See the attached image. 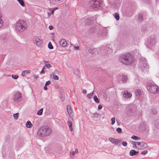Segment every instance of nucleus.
Masks as SVG:
<instances>
[{"label":"nucleus","instance_id":"obj_1","mask_svg":"<svg viewBox=\"0 0 159 159\" xmlns=\"http://www.w3.org/2000/svg\"><path fill=\"white\" fill-rule=\"evenodd\" d=\"M119 60L120 62L126 65L131 64L133 61L131 55L127 53L120 56L119 57Z\"/></svg>","mask_w":159,"mask_h":159},{"label":"nucleus","instance_id":"obj_2","mask_svg":"<svg viewBox=\"0 0 159 159\" xmlns=\"http://www.w3.org/2000/svg\"><path fill=\"white\" fill-rule=\"evenodd\" d=\"M27 25L26 22L22 20H19L16 25V29L20 33L24 31L27 29Z\"/></svg>","mask_w":159,"mask_h":159},{"label":"nucleus","instance_id":"obj_3","mask_svg":"<svg viewBox=\"0 0 159 159\" xmlns=\"http://www.w3.org/2000/svg\"><path fill=\"white\" fill-rule=\"evenodd\" d=\"M52 131L51 128L48 126H45L41 127L39 129L38 134L41 136H47L50 135Z\"/></svg>","mask_w":159,"mask_h":159},{"label":"nucleus","instance_id":"obj_4","mask_svg":"<svg viewBox=\"0 0 159 159\" xmlns=\"http://www.w3.org/2000/svg\"><path fill=\"white\" fill-rule=\"evenodd\" d=\"M102 5V0H91L89 5L90 7L95 9L99 8Z\"/></svg>","mask_w":159,"mask_h":159},{"label":"nucleus","instance_id":"obj_5","mask_svg":"<svg viewBox=\"0 0 159 159\" xmlns=\"http://www.w3.org/2000/svg\"><path fill=\"white\" fill-rule=\"evenodd\" d=\"M132 144H134L135 146L138 149H142L146 148L147 146V143L144 142H132Z\"/></svg>","mask_w":159,"mask_h":159},{"label":"nucleus","instance_id":"obj_6","mask_svg":"<svg viewBox=\"0 0 159 159\" xmlns=\"http://www.w3.org/2000/svg\"><path fill=\"white\" fill-rule=\"evenodd\" d=\"M147 89L151 93H156L158 91V88L157 85L149 84L147 86Z\"/></svg>","mask_w":159,"mask_h":159},{"label":"nucleus","instance_id":"obj_7","mask_svg":"<svg viewBox=\"0 0 159 159\" xmlns=\"http://www.w3.org/2000/svg\"><path fill=\"white\" fill-rule=\"evenodd\" d=\"M143 60H141L139 62V67L142 70L148 68V66L145 59H144Z\"/></svg>","mask_w":159,"mask_h":159},{"label":"nucleus","instance_id":"obj_8","mask_svg":"<svg viewBox=\"0 0 159 159\" xmlns=\"http://www.w3.org/2000/svg\"><path fill=\"white\" fill-rule=\"evenodd\" d=\"M33 40L34 43L38 46L41 45L42 44V40L38 36L34 37L33 39Z\"/></svg>","mask_w":159,"mask_h":159},{"label":"nucleus","instance_id":"obj_9","mask_svg":"<svg viewBox=\"0 0 159 159\" xmlns=\"http://www.w3.org/2000/svg\"><path fill=\"white\" fill-rule=\"evenodd\" d=\"M21 94L20 93H16L14 95V100L15 102H18L21 100Z\"/></svg>","mask_w":159,"mask_h":159},{"label":"nucleus","instance_id":"obj_10","mask_svg":"<svg viewBox=\"0 0 159 159\" xmlns=\"http://www.w3.org/2000/svg\"><path fill=\"white\" fill-rule=\"evenodd\" d=\"M109 140L112 143L116 145H117L119 143V141L118 140L111 137L109 138Z\"/></svg>","mask_w":159,"mask_h":159},{"label":"nucleus","instance_id":"obj_11","mask_svg":"<svg viewBox=\"0 0 159 159\" xmlns=\"http://www.w3.org/2000/svg\"><path fill=\"white\" fill-rule=\"evenodd\" d=\"M123 96L126 98H130L132 96V94L127 91H125L124 92Z\"/></svg>","mask_w":159,"mask_h":159},{"label":"nucleus","instance_id":"obj_12","mask_svg":"<svg viewBox=\"0 0 159 159\" xmlns=\"http://www.w3.org/2000/svg\"><path fill=\"white\" fill-rule=\"evenodd\" d=\"M60 44L62 47H65L67 44V42L64 39H61L60 41Z\"/></svg>","mask_w":159,"mask_h":159},{"label":"nucleus","instance_id":"obj_13","mask_svg":"<svg viewBox=\"0 0 159 159\" xmlns=\"http://www.w3.org/2000/svg\"><path fill=\"white\" fill-rule=\"evenodd\" d=\"M119 79H121L123 82L125 83L126 82L127 80V77L126 75H122V76H120L118 77Z\"/></svg>","mask_w":159,"mask_h":159},{"label":"nucleus","instance_id":"obj_14","mask_svg":"<svg viewBox=\"0 0 159 159\" xmlns=\"http://www.w3.org/2000/svg\"><path fill=\"white\" fill-rule=\"evenodd\" d=\"M66 109L69 116H70L71 114L73 112L72 109L70 106L69 105H67L66 106Z\"/></svg>","mask_w":159,"mask_h":159},{"label":"nucleus","instance_id":"obj_15","mask_svg":"<svg viewBox=\"0 0 159 159\" xmlns=\"http://www.w3.org/2000/svg\"><path fill=\"white\" fill-rule=\"evenodd\" d=\"M156 43V39L154 38H151L150 39L149 41V44L150 46L151 47L154 45Z\"/></svg>","mask_w":159,"mask_h":159},{"label":"nucleus","instance_id":"obj_16","mask_svg":"<svg viewBox=\"0 0 159 159\" xmlns=\"http://www.w3.org/2000/svg\"><path fill=\"white\" fill-rule=\"evenodd\" d=\"M60 98L61 100L63 101L65 100V95L64 93L62 90H61L60 91Z\"/></svg>","mask_w":159,"mask_h":159},{"label":"nucleus","instance_id":"obj_17","mask_svg":"<svg viewBox=\"0 0 159 159\" xmlns=\"http://www.w3.org/2000/svg\"><path fill=\"white\" fill-rule=\"evenodd\" d=\"M92 20L89 19H86L85 20V25H91L92 23Z\"/></svg>","mask_w":159,"mask_h":159},{"label":"nucleus","instance_id":"obj_18","mask_svg":"<svg viewBox=\"0 0 159 159\" xmlns=\"http://www.w3.org/2000/svg\"><path fill=\"white\" fill-rule=\"evenodd\" d=\"M89 51L92 55H94L97 52V48L90 49Z\"/></svg>","mask_w":159,"mask_h":159},{"label":"nucleus","instance_id":"obj_19","mask_svg":"<svg viewBox=\"0 0 159 159\" xmlns=\"http://www.w3.org/2000/svg\"><path fill=\"white\" fill-rule=\"evenodd\" d=\"M139 153V151L136 152L134 150H131L129 152V154L131 156L137 155Z\"/></svg>","mask_w":159,"mask_h":159},{"label":"nucleus","instance_id":"obj_20","mask_svg":"<svg viewBox=\"0 0 159 159\" xmlns=\"http://www.w3.org/2000/svg\"><path fill=\"white\" fill-rule=\"evenodd\" d=\"M68 124L69 126L70 130L71 131H73V128L72 127V124L71 121H68Z\"/></svg>","mask_w":159,"mask_h":159},{"label":"nucleus","instance_id":"obj_21","mask_svg":"<svg viewBox=\"0 0 159 159\" xmlns=\"http://www.w3.org/2000/svg\"><path fill=\"white\" fill-rule=\"evenodd\" d=\"M151 112L152 113L153 115H155L157 114V111L156 109L154 108H152L151 109Z\"/></svg>","mask_w":159,"mask_h":159},{"label":"nucleus","instance_id":"obj_22","mask_svg":"<svg viewBox=\"0 0 159 159\" xmlns=\"http://www.w3.org/2000/svg\"><path fill=\"white\" fill-rule=\"evenodd\" d=\"M30 73V70H26L23 71L22 73V75L23 76H25L28 73Z\"/></svg>","mask_w":159,"mask_h":159},{"label":"nucleus","instance_id":"obj_23","mask_svg":"<svg viewBox=\"0 0 159 159\" xmlns=\"http://www.w3.org/2000/svg\"><path fill=\"white\" fill-rule=\"evenodd\" d=\"M135 93L136 96L139 97L140 95L141 92L139 89H138L135 91Z\"/></svg>","mask_w":159,"mask_h":159},{"label":"nucleus","instance_id":"obj_24","mask_svg":"<svg viewBox=\"0 0 159 159\" xmlns=\"http://www.w3.org/2000/svg\"><path fill=\"white\" fill-rule=\"evenodd\" d=\"M32 124L30 121H27L26 123V126L28 128H30L32 126Z\"/></svg>","mask_w":159,"mask_h":159},{"label":"nucleus","instance_id":"obj_25","mask_svg":"<svg viewBox=\"0 0 159 159\" xmlns=\"http://www.w3.org/2000/svg\"><path fill=\"white\" fill-rule=\"evenodd\" d=\"M78 152V150L77 149H76L75 151L71 152L70 153V155H72V156H74L76 153H77Z\"/></svg>","mask_w":159,"mask_h":159},{"label":"nucleus","instance_id":"obj_26","mask_svg":"<svg viewBox=\"0 0 159 159\" xmlns=\"http://www.w3.org/2000/svg\"><path fill=\"white\" fill-rule=\"evenodd\" d=\"M20 4L23 7L25 6V4L23 0H17Z\"/></svg>","mask_w":159,"mask_h":159},{"label":"nucleus","instance_id":"obj_27","mask_svg":"<svg viewBox=\"0 0 159 159\" xmlns=\"http://www.w3.org/2000/svg\"><path fill=\"white\" fill-rule=\"evenodd\" d=\"M43 108H41L37 112V114L38 115H41L42 114L43 111Z\"/></svg>","mask_w":159,"mask_h":159},{"label":"nucleus","instance_id":"obj_28","mask_svg":"<svg viewBox=\"0 0 159 159\" xmlns=\"http://www.w3.org/2000/svg\"><path fill=\"white\" fill-rule=\"evenodd\" d=\"M93 99L94 101L97 103H99V100L97 97L96 96H95L93 97Z\"/></svg>","mask_w":159,"mask_h":159},{"label":"nucleus","instance_id":"obj_29","mask_svg":"<svg viewBox=\"0 0 159 159\" xmlns=\"http://www.w3.org/2000/svg\"><path fill=\"white\" fill-rule=\"evenodd\" d=\"M115 17L116 18V20H118L119 19L120 17L119 14L117 13H115Z\"/></svg>","mask_w":159,"mask_h":159},{"label":"nucleus","instance_id":"obj_30","mask_svg":"<svg viewBox=\"0 0 159 159\" xmlns=\"http://www.w3.org/2000/svg\"><path fill=\"white\" fill-rule=\"evenodd\" d=\"M19 115V113H16V114H13V117L15 119L17 120L18 118V115Z\"/></svg>","mask_w":159,"mask_h":159},{"label":"nucleus","instance_id":"obj_31","mask_svg":"<svg viewBox=\"0 0 159 159\" xmlns=\"http://www.w3.org/2000/svg\"><path fill=\"white\" fill-rule=\"evenodd\" d=\"M48 48L50 49H53V47L51 42H49L48 45Z\"/></svg>","mask_w":159,"mask_h":159},{"label":"nucleus","instance_id":"obj_32","mask_svg":"<svg viewBox=\"0 0 159 159\" xmlns=\"http://www.w3.org/2000/svg\"><path fill=\"white\" fill-rule=\"evenodd\" d=\"M52 76L53 78L54 79L56 80H58L59 79L58 77L57 76V75H55L54 73L52 74Z\"/></svg>","mask_w":159,"mask_h":159},{"label":"nucleus","instance_id":"obj_33","mask_svg":"<svg viewBox=\"0 0 159 159\" xmlns=\"http://www.w3.org/2000/svg\"><path fill=\"white\" fill-rule=\"evenodd\" d=\"M111 124L113 125L115 122V119L114 117H112L111 118Z\"/></svg>","mask_w":159,"mask_h":159},{"label":"nucleus","instance_id":"obj_34","mask_svg":"<svg viewBox=\"0 0 159 159\" xmlns=\"http://www.w3.org/2000/svg\"><path fill=\"white\" fill-rule=\"evenodd\" d=\"M93 92H92V93H91L90 94H89L87 95V97H88V98H92V96L93 95Z\"/></svg>","mask_w":159,"mask_h":159},{"label":"nucleus","instance_id":"obj_35","mask_svg":"<svg viewBox=\"0 0 159 159\" xmlns=\"http://www.w3.org/2000/svg\"><path fill=\"white\" fill-rule=\"evenodd\" d=\"M11 76L13 78L15 79H16L18 77V76L17 75H12Z\"/></svg>","mask_w":159,"mask_h":159},{"label":"nucleus","instance_id":"obj_36","mask_svg":"<svg viewBox=\"0 0 159 159\" xmlns=\"http://www.w3.org/2000/svg\"><path fill=\"white\" fill-rule=\"evenodd\" d=\"M131 138L134 140H138L139 139V138L138 137L134 135L132 136Z\"/></svg>","mask_w":159,"mask_h":159},{"label":"nucleus","instance_id":"obj_37","mask_svg":"<svg viewBox=\"0 0 159 159\" xmlns=\"http://www.w3.org/2000/svg\"><path fill=\"white\" fill-rule=\"evenodd\" d=\"M139 19L140 20H142L143 19V15L142 14H139L138 16Z\"/></svg>","mask_w":159,"mask_h":159},{"label":"nucleus","instance_id":"obj_38","mask_svg":"<svg viewBox=\"0 0 159 159\" xmlns=\"http://www.w3.org/2000/svg\"><path fill=\"white\" fill-rule=\"evenodd\" d=\"M45 66L46 68H49L52 67L51 65L49 64H48L45 65Z\"/></svg>","mask_w":159,"mask_h":159},{"label":"nucleus","instance_id":"obj_39","mask_svg":"<svg viewBox=\"0 0 159 159\" xmlns=\"http://www.w3.org/2000/svg\"><path fill=\"white\" fill-rule=\"evenodd\" d=\"M116 131L119 133H120L122 132V129L120 128H118L116 129Z\"/></svg>","mask_w":159,"mask_h":159},{"label":"nucleus","instance_id":"obj_40","mask_svg":"<svg viewBox=\"0 0 159 159\" xmlns=\"http://www.w3.org/2000/svg\"><path fill=\"white\" fill-rule=\"evenodd\" d=\"M3 24V21L2 20H0V28H1Z\"/></svg>","mask_w":159,"mask_h":159},{"label":"nucleus","instance_id":"obj_41","mask_svg":"<svg viewBox=\"0 0 159 159\" xmlns=\"http://www.w3.org/2000/svg\"><path fill=\"white\" fill-rule=\"evenodd\" d=\"M127 144V143L125 141H123L122 143V144L124 146H126Z\"/></svg>","mask_w":159,"mask_h":159},{"label":"nucleus","instance_id":"obj_42","mask_svg":"<svg viewBox=\"0 0 159 159\" xmlns=\"http://www.w3.org/2000/svg\"><path fill=\"white\" fill-rule=\"evenodd\" d=\"M148 153V151L147 150H145L141 152V154L143 155H145L146 154Z\"/></svg>","mask_w":159,"mask_h":159},{"label":"nucleus","instance_id":"obj_43","mask_svg":"<svg viewBox=\"0 0 159 159\" xmlns=\"http://www.w3.org/2000/svg\"><path fill=\"white\" fill-rule=\"evenodd\" d=\"M50 83H51L50 81L49 80H48L46 82V83H45V85H46L47 86V85H49V84H50Z\"/></svg>","mask_w":159,"mask_h":159},{"label":"nucleus","instance_id":"obj_44","mask_svg":"<svg viewBox=\"0 0 159 159\" xmlns=\"http://www.w3.org/2000/svg\"><path fill=\"white\" fill-rule=\"evenodd\" d=\"M49 10L51 11V12L52 14H53L54 12V8H50Z\"/></svg>","mask_w":159,"mask_h":159},{"label":"nucleus","instance_id":"obj_45","mask_svg":"<svg viewBox=\"0 0 159 159\" xmlns=\"http://www.w3.org/2000/svg\"><path fill=\"white\" fill-rule=\"evenodd\" d=\"M48 28L50 30H52L53 29V27L52 25H50Z\"/></svg>","mask_w":159,"mask_h":159},{"label":"nucleus","instance_id":"obj_46","mask_svg":"<svg viewBox=\"0 0 159 159\" xmlns=\"http://www.w3.org/2000/svg\"><path fill=\"white\" fill-rule=\"evenodd\" d=\"M102 106L101 105H99L98 106V108L99 109H101L102 108Z\"/></svg>","mask_w":159,"mask_h":159},{"label":"nucleus","instance_id":"obj_47","mask_svg":"<svg viewBox=\"0 0 159 159\" xmlns=\"http://www.w3.org/2000/svg\"><path fill=\"white\" fill-rule=\"evenodd\" d=\"M79 46L76 47L75 46L74 47V49L76 50H79Z\"/></svg>","mask_w":159,"mask_h":159},{"label":"nucleus","instance_id":"obj_48","mask_svg":"<svg viewBox=\"0 0 159 159\" xmlns=\"http://www.w3.org/2000/svg\"><path fill=\"white\" fill-rule=\"evenodd\" d=\"M83 93L84 94H86L87 93V91L85 89H83Z\"/></svg>","mask_w":159,"mask_h":159},{"label":"nucleus","instance_id":"obj_49","mask_svg":"<svg viewBox=\"0 0 159 159\" xmlns=\"http://www.w3.org/2000/svg\"><path fill=\"white\" fill-rule=\"evenodd\" d=\"M41 73L42 74H44L45 73L44 70L43 69H42Z\"/></svg>","mask_w":159,"mask_h":159},{"label":"nucleus","instance_id":"obj_50","mask_svg":"<svg viewBox=\"0 0 159 159\" xmlns=\"http://www.w3.org/2000/svg\"><path fill=\"white\" fill-rule=\"evenodd\" d=\"M43 88H44V89L45 90H47V86L46 85H45L44 86Z\"/></svg>","mask_w":159,"mask_h":159},{"label":"nucleus","instance_id":"obj_51","mask_svg":"<svg viewBox=\"0 0 159 159\" xmlns=\"http://www.w3.org/2000/svg\"><path fill=\"white\" fill-rule=\"evenodd\" d=\"M159 125V122L158 123V125H157L155 123H154V125L156 127H158V125Z\"/></svg>","mask_w":159,"mask_h":159},{"label":"nucleus","instance_id":"obj_52","mask_svg":"<svg viewBox=\"0 0 159 159\" xmlns=\"http://www.w3.org/2000/svg\"><path fill=\"white\" fill-rule=\"evenodd\" d=\"M34 77L35 79H37L39 77V76L38 75H34Z\"/></svg>","mask_w":159,"mask_h":159},{"label":"nucleus","instance_id":"obj_53","mask_svg":"<svg viewBox=\"0 0 159 159\" xmlns=\"http://www.w3.org/2000/svg\"><path fill=\"white\" fill-rule=\"evenodd\" d=\"M143 1H144L145 2H148L149 1V0H143Z\"/></svg>","mask_w":159,"mask_h":159},{"label":"nucleus","instance_id":"obj_54","mask_svg":"<svg viewBox=\"0 0 159 159\" xmlns=\"http://www.w3.org/2000/svg\"><path fill=\"white\" fill-rule=\"evenodd\" d=\"M103 96L104 98L106 97H107V95L106 94H104L103 95Z\"/></svg>","mask_w":159,"mask_h":159},{"label":"nucleus","instance_id":"obj_55","mask_svg":"<svg viewBox=\"0 0 159 159\" xmlns=\"http://www.w3.org/2000/svg\"><path fill=\"white\" fill-rule=\"evenodd\" d=\"M116 122L118 125H119L120 123L118 121H116Z\"/></svg>","mask_w":159,"mask_h":159},{"label":"nucleus","instance_id":"obj_56","mask_svg":"<svg viewBox=\"0 0 159 159\" xmlns=\"http://www.w3.org/2000/svg\"><path fill=\"white\" fill-rule=\"evenodd\" d=\"M46 67L45 66V65L43 66V67L42 69H43L44 70V69H46Z\"/></svg>","mask_w":159,"mask_h":159},{"label":"nucleus","instance_id":"obj_57","mask_svg":"<svg viewBox=\"0 0 159 159\" xmlns=\"http://www.w3.org/2000/svg\"><path fill=\"white\" fill-rule=\"evenodd\" d=\"M55 1L57 2L59 1L60 0H54Z\"/></svg>","mask_w":159,"mask_h":159},{"label":"nucleus","instance_id":"obj_58","mask_svg":"<svg viewBox=\"0 0 159 159\" xmlns=\"http://www.w3.org/2000/svg\"><path fill=\"white\" fill-rule=\"evenodd\" d=\"M1 15L0 14V20H2L1 18Z\"/></svg>","mask_w":159,"mask_h":159},{"label":"nucleus","instance_id":"obj_59","mask_svg":"<svg viewBox=\"0 0 159 159\" xmlns=\"http://www.w3.org/2000/svg\"><path fill=\"white\" fill-rule=\"evenodd\" d=\"M110 50H111V49H110Z\"/></svg>","mask_w":159,"mask_h":159},{"label":"nucleus","instance_id":"obj_60","mask_svg":"<svg viewBox=\"0 0 159 159\" xmlns=\"http://www.w3.org/2000/svg\"><path fill=\"white\" fill-rule=\"evenodd\" d=\"M44 62H45V63H46V61H44Z\"/></svg>","mask_w":159,"mask_h":159}]
</instances>
